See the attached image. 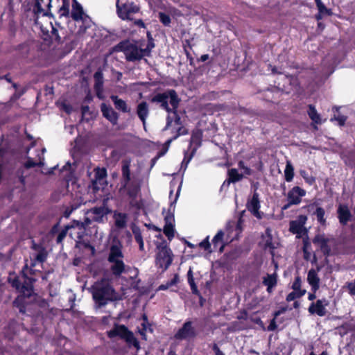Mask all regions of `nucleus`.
<instances>
[{
	"mask_svg": "<svg viewBox=\"0 0 355 355\" xmlns=\"http://www.w3.org/2000/svg\"><path fill=\"white\" fill-rule=\"evenodd\" d=\"M151 102L158 104L162 109L168 112L164 130L171 129L172 133L175 134L173 139H177L178 137L188 133V130L183 126L178 113L177 110L180 99L174 89H168L164 92L155 94L151 98Z\"/></svg>",
	"mask_w": 355,
	"mask_h": 355,
	"instance_id": "obj_1",
	"label": "nucleus"
},
{
	"mask_svg": "<svg viewBox=\"0 0 355 355\" xmlns=\"http://www.w3.org/2000/svg\"><path fill=\"white\" fill-rule=\"evenodd\" d=\"M93 299L99 306H105L109 301L115 300V291L110 283L103 279L92 287Z\"/></svg>",
	"mask_w": 355,
	"mask_h": 355,
	"instance_id": "obj_2",
	"label": "nucleus"
},
{
	"mask_svg": "<svg viewBox=\"0 0 355 355\" xmlns=\"http://www.w3.org/2000/svg\"><path fill=\"white\" fill-rule=\"evenodd\" d=\"M130 161H123L122 162V179L121 182V187L119 192L122 196H128L130 200L129 205L130 207L133 206V182H130Z\"/></svg>",
	"mask_w": 355,
	"mask_h": 355,
	"instance_id": "obj_3",
	"label": "nucleus"
},
{
	"mask_svg": "<svg viewBox=\"0 0 355 355\" xmlns=\"http://www.w3.org/2000/svg\"><path fill=\"white\" fill-rule=\"evenodd\" d=\"M43 162H40L38 163L34 162L31 157H28L27 161L24 164V166L17 168L14 178V187L12 189H18L21 191L25 190L26 186V176L24 175V169L31 168L35 166H43Z\"/></svg>",
	"mask_w": 355,
	"mask_h": 355,
	"instance_id": "obj_4",
	"label": "nucleus"
},
{
	"mask_svg": "<svg viewBox=\"0 0 355 355\" xmlns=\"http://www.w3.org/2000/svg\"><path fill=\"white\" fill-rule=\"evenodd\" d=\"M135 26H137L139 28L143 29V32H146L148 38V43L146 46L144 47L143 45L140 46V48L138 49L135 45V60H140L143 57L148 56L150 54L151 50L155 47V44L153 42V39L151 33L148 31H146L145 24L141 19L135 20Z\"/></svg>",
	"mask_w": 355,
	"mask_h": 355,
	"instance_id": "obj_5",
	"label": "nucleus"
},
{
	"mask_svg": "<svg viewBox=\"0 0 355 355\" xmlns=\"http://www.w3.org/2000/svg\"><path fill=\"white\" fill-rule=\"evenodd\" d=\"M107 335L110 339L119 338L129 345H133V332L123 324H114L113 328L107 331Z\"/></svg>",
	"mask_w": 355,
	"mask_h": 355,
	"instance_id": "obj_6",
	"label": "nucleus"
},
{
	"mask_svg": "<svg viewBox=\"0 0 355 355\" xmlns=\"http://www.w3.org/2000/svg\"><path fill=\"white\" fill-rule=\"evenodd\" d=\"M307 217L304 215H300L296 220H291L289 224V230L297 235V238L304 239L307 236V230L304 227Z\"/></svg>",
	"mask_w": 355,
	"mask_h": 355,
	"instance_id": "obj_7",
	"label": "nucleus"
},
{
	"mask_svg": "<svg viewBox=\"0 0 355 355\" xmlns=\"http://www.w3.org/2000/svg\"><path fill=\"white\" fill-rule=\"evenodd\" d=\"M198 335V332L196 328L193 326L191 321H186L182 327L179 329L177 333L175 334V338L177 340H192Z\"/></svg>",
	"mask_w": 355,
	"mask_h": 355,
	"instance_id": "obj_8",
	"label": "nucleus"
},
{
	"mask_svg": "<svg viewBox=\"0 0 355 355\" xmlns=\"http://www.w3.org/2000/svg\"><path fill=\"white\" fill-rule=\"evenodd\" d=\"M35 279L32 277H24V282L21 283L18 278H15L12 281V286L15 287L21 294V295L29 297L33 292V282Z\"/></svg>",
	"mask_w": 355,
	"mask_h": 355,
	"instance_id": "obj_9",
	"label": "nucleus"
},
{
	"mask_svg": "<svg viewBox=\"0 0 355 355\" xmlns=\"http://www.w3.org/2000/svg\"><path fill=\"white\" fill-rule=\"evenodd\" d=\"M173 254L166 246L158 247L156 256V263L159 266H169L172 263Z\"/></svg>",
	"mask_w": 355,
	"mask_h": 355,
	"instance_id": "obj_10",
	"label": "nucleus"
},
{
	"mask_svg": "<svg viewBox=\"0 0 355 355\" xmlns=\"http://www.w3.org/2000/svg\"><path fill=\"white\" fill-rule=\"evenodd\" d=\"M31 248L36 252L33 253L31 256V259L33 261L31 266H34L36 263L42 264L46 259L48 253L46 250L41 244H37L33 241Z\"/></svg>",
	"mask_w": 355,
	"mask_h": 355,
	"instance_id": "obj_11",
	"label": "nucleus"
},
{
	"mask_svg": "<svg viewBox=\"0 0 355 355\" xmlns=\"http://www.w3.org/2000/svg\"><path fill=\"white\" fill-rule=\"evenodd\" d=\"M123 255L121 246L113 245L110 249V253L107 258L110 263L114 264L112 266H126L123 261Z\"/></svg>",
	"mask_w": 355,
	"mask_h": 355,
	"instance_id": "obj_12",
	"label": "nucleus"
},
{
	"mask_svg": "<svg viewBox=\"0 0 355 355\" xmlns=\"http://www.w3.org/2000/svg\"><path fill=\"white\" fill-rule=\"evenodd\" d=\"M110 209L105 206L94 207L87 211L93 221L103 223V218L110 213Z\"/></svg>",
	"mask_w": 355,
	"mask_h": 355,
	"instance_id": "obj_13",
	"label": "nucleus"
},
{
	"mask_svg": "<svg viewBox=\"0 0 355 355\" xmlns=\"http://www.w3.org/2000/svg\"><path fill=\"white\" fill-rule=\"evenodd\" d=\"M329 302L326 299L318 300L315 303L313 302L309 307V312L311 314H316L318 316H324L327 313L326 306Z\"/></svg>",
	"mask_w": 355,
	"mask_h": 355,
	"instance_id": "obj_14",
	"label": "nucleus"
},
{
	"mask_svg": "<svg viewBox=\"0 0 355 355\" xmlns=\"http://www.w3.org/2000/svg\"><path fill=\"white\" fill-rule=\"evenodd\" d=\"M247 208L255 217L261 218V213L259 211L260 201L259 195L254 191L252 197L247 202Z\"/></svg>",
	"mask_w": 355,
	"mask_h": 355,
	"instance_id": "obj_15",
	"label": "nucleus"
},
{
	"mask_svg": "<svg viewBox=\"0 0 355 355\" xmlns=\"http://www.w3.org/2000/svg\"><path fill=\"white\" fill-rule=\"evenodd\" d=\"M116 11L118 16L123 20H132V15L133 14V4L123 3L120 4L119 0L116 2Z\"/></svg>",
	"mask_w": 355,
	"mask_h": 355,
	"instance_id": "obj_16",
	"label": "nucleus"
},
{
	"mask_svg": "<svg viewBox=\"0 0 355 355\" xmlns=\"http://www.w3.org/2000/svg\"><path fill=\"white\" fill-rule=\"evenodd\" d=\"M114 50L115 51L124 52L127 60L133 62V44L129 40H126L120 42L114 47Z\"/></svg>",
	"mask_w": 355,
	"mask_h": 355,
	"instance_id": "obj_17",
	"label": "nucleus"
},
{
	"mask_svg": "<svg viewBox=\"0 0 355 355\" xmlns=\"http://www.w3.org/2000/svg\"><path fill=\"white\" fill-rule=\"evenodd\" d=\"M137 329L138 334L144 340H147V334L153 332L151 325L148 322L147 316L145 314L143 315L141 318L138 320Z\"/></svg>",
	"mask_w": 355,
	"mask_h": 355,
	"instance_id": "obj_18",
	"label": "nucleus"
},
{
	"mask_svg": "<svg viewBox=\"0 0 355 355\" xmlns=\"http://www.w3.org/2000/svg\"><path fill=\"white\" fill-rule=\"evenodd\" d=\"M305 195V190L296 186L288 193L287 200L290 202V204L298 205L301 202L302 197Z\"/></svg>",
	"mask_w": 355,
	"mask_h": 355,
	"instance_id": "obj_19",
	"label": "nucleus"
},
{
	"mask_svg": "<svg viewBox=\"0 0 355 355\" xmlns=\"http://www.w3.org/2000/svg\"><path fill=\"white\" fill-rule=\"evenodd\" d=\"M101 110L103 116L113 125L117 123L119 115L110 105H107L106 103H103L101 105Z\"/></svg>",
	"mask_w": 355,
	"mask_h": 355,
	"instance_id": "obj_20",
	"label": "nucleus"
},
{
	"mask_svg": "<svg viewBox=\"0 0 355 355\" xmlns=\"http://www.w3.org/2000/svg\"><path fill=\"white\" fill-rule=\"evenodd\" d=\"M262 241L266 249H269L272 254V250L277 248L279 243L277 240H274L272 236V230L266 228L264 234L262 236Z\"/></svg>",
	"mask_w": 355,
	"mask_h": 355,
	"instance_id": "obj_21",
	"label": "nucleus"
},
{
	"mask_svg": "<svg viewBox=\"0 0 355 355\" xmlns=\"http://www.w3.org/2000/svg\"><path fill=\"white\" fill-rule=\"evenodd\" d=\"M319 269L320 268H311L308 273L307 280L313 292H316L320 287V278L318 276Z\"/></svg>",
	"mask_w": 355,
	"mask_h": 355,
	"instance_id": "obj_22",
	"label": "nucleus"
},
{
	"mask_svg": "<svg viewBox=\"0 0 355 355\" xmlns=\"http://www.w3.org/2000/svg\"><path fill=\"white\" fill-rule=\"evenodd\" d=\"M225 234L223 230H219L212 239L211 247L213 252L218 251L220 253L223 252L225 243L223 241V236Z\"/></svg>",
	"mask_w": 355,
	"mask_h": 355,
	"instance_id": "obj_23",
	"label": "nucleus"
},
{
	"mask_svg": "<svg viewBox=\"0 0 355 355\" xmlns=\"http://www.w3.org/2000/svg\"><path fill=\"white\" fill-rule=\"evenodd\" d=\"M114 225L117 229H124L127 227L128 214L115 211L113 214Z\"/></svg>",
	"mask_w": 355,
	"mask_h": 355,
	"instance_id": "obj_24",
	"label": "nucleus"
},
{
	"mask_svg": "<svg viewBox=\"0 0 355 355\" xmlns=\"http://www.w3.org/2000/svg\"><path fill=\"white\" fill-rule=\"evenodd\" d=\"M277 284V275L275 272L272 274H267L263 277V284L267 287L268 293L272 292L273 288Z\"/></svg>",
	"mask_w": 355,
	"mask_h": 355,
	"instance_id": "obj_25",
	"label": "nucleus"
},
{
	"mask_svg": "<svg viewBox=\"0 0 355 355\" xmlns=\"http://www.w3.org/2000/svg\"><path fill=\"white\" fill-rule=\"evenodd\" d=\"M83 15L84 11L80 3L77 0H72V11L71 13L72 19L76 21H78L83 20Z\"/></svg>",
	"mask_w": 355,
	"mask_h": 355,
	"instance_id": "obj_26",
	"label": "nucleus"
},
{
	"mask_svg": "<svg viewBox=\"0 0 355 355\" xmlns=\"http://www.w3.org/2000/svg\"><path fill=\"white\" fill-rule=\"evenodd\" d=\"M137 114L142 121L144 128L146 130V119L149 114L148 105L146 102H141L138 105Z\"/></svg>",
	"mask_w": 355,
	"mask_h": 355,
	"instance_id": "obj_27",
	"label": "nucleus"
},
{
	"mask_svg": "<svg viewBox=\"0 0 355 355\" xmlns=\"http://www.w3.org/2000/svg\"><path fill=\"white\" fill-rule=\"evenodd\" d=\"M338 215L340 223L343 225H345L347 223L352 216L347 206L342 205L338 207Z\"/></svg>",
	"mask_w": 355,
	"mask_h": 355,
	"instance_id": "obj_28",
	"label": "nucleus"
},
{
	"mask_svg": "<svg viewBox=\"0 0 355 355\" xmlns=\"http://www.w3.org/2000/svg\"><path fill=\"white\" fill-rule=\"evenodd\" d=\"M28 297H24L23 295L17 296L15 300L13 301V306L19 309V311L21 313H25L26 311V298Z\"/></svg>",
	"mask_w": 355,
	"mask_h": 355,
	"instance_id": "obj_29",
	"label": "nucleus"
},
{
	"mask_svg": "<svg viewBox=\"0 0 355 355\" xmlns=\"http://www.w3.org/2000/svg\"><path fill=\"white\" fill-rule=\"evenodd\" d=\"M94 76L95 79L94 89L96 92L97 96H99L100 93L103 91V73L101 71H96Z\"/></svg>",
	"mask_w": 355,
	"mask_h": 355,
	"instance_id": "obj_30",
	"label": "nucleus"
},
{
	"mask_svg": "<svg viewBox=\"0 0 355 355\" xmlns=\"http://www.w3.org/2000/svg\"><path fill=\"white\" fill-rule=\"evenodd\" d=\"M313 243L318 244L321 248V250L324 254H328L330 251V249L327 245V239H325L323 236H316L313 240Z\"/></svg>",
	"mask_w": 355,
	"mask_h": 355,
	"instance_id": "obj_31",
	"label": "nucleus"
},
{
	"mask_svg": "<svg viewBox=\"0 0 355 355\" xmlns=\"http://www.w3.org/2000/svg\"><path fill=\"white\" fill-rule=\"evenodd\" d=\"M111 99L113 101L116 109H117L123 112H128V107H127V104H126L125 101L119 98L117 96H114V95H112L111 96Z\"/></svg>",
	"mask_w": 355,
	"mask_h": 355,
	"instance_id": "obj_32",
	"label": "nucleus"
},
{
	"mask_svg": "<svg viewBox=\"0 0 355 355\" xmlns=\"http://www.w3.org/2000/svg\"><path fill=\"white\" fill-rule=\"evenodd\" d=\"M229 179H228V184L232 182L235 183L240 180H241L243 178V174L239 173L238 170L236 168H231L228 170L227 172Z\"/></svg>",
	"mask_w": 355,
	"mask_h": 355,
	"instance_id": "obj_33",
	"label": "nucleus"
},
{
	"mask_svg": "<svg viewBox=\"0 0 355 355\" xmlns=\"http://www.w3.org/2000/svg\"><path fill=\"white\" fill-rule=\"evenodd\" d=\"M285 180L286 182L292 181L294 176V168L290 161L286 162L284 170Z\"/></svg>",
	"mask_w": 355,
	"mask_h": 355,
	"instance_id": "obj_34",
	"label": "nucleus"
},
{
	"mask_svg": "<svg viewBox=\"0 0 355 355\" xmlns=\"http://www.w3.org/2000/svg\"><path fill=\"white\" fill-rule=\"evenodd\" d=\"M44 0H35V4L33 6V12L35 15H38L42 14L43 16H48L49 12L45 11L42 6Z\"/></svg>",
	"mask_w": 355,
	"mask_h": 355,
	"instance_id": "obj_35",
	"label": "nucleus"
},
{
	"mask_svg": "<svg viewBox=\"0 0 355 355\" xmlns=\"http://www.w3.org/2000/svg\"><path fill=\"white\" fill-rule=\"evenodd\" d=\"M60 17L69 16V2L68 0H62V5L58 10Z\"/></svg>",
	"mask_w": 355,
	"mask_h": 355,
	"instance_id": "obj_36",
	"label": "nucleus"
},
{
	"mask_svg": "<svg viewBox=\"0 0 355 355\" xmlns=\"http://www.w3.org/2000/svg\"><path fill=\"white\" fill-rule=\"evenodd\" d=\"M308 114L313 121H314L315 123H320V115L318 114L314 106L311 105L309 106Z\"/></svg>",
	"mask_w": 355,
	"mask_h": 355,
	"instance_id": "obj_37",
	"label": "nucleus"
},
{
	"mask_svg": "<svg viewBox=\"0 0 355 355\" xmlns=\"http://www.w3.org/2000/svg\"><path fill=\"white\" fill-rule=\"evenodd\" d=\"M318 9L320 13L325 14L326 15H331L332 12L330 9L327 8L321 0H315Z\"/></svg>",
	"mask_w": 355,
	"mask_h": 355,
	"instance_id": "obj_38",
	"label": "nucleus"
},
{
	"mask_svg": "<svg viewBox=\"0 0 355 355\" xmlns=\"http://www.w3.org/2000/svg\"><path fill=\"white\" fill-rule=\"evenodd\" d=\"M314 214L316 216L317 220L320 224L324 225L325 223V222H326V220L324 218L325 211L323 208L317 207Z\"/></svg>",
	"mask_w": 355,
	"mask_h": 355,
	"instance_id": "obj_39",
	"label": "nucleus"
},
{
	"mask_svg": "<svg viewBox=\"0 0 355 355\" xmlns=\"http://www.w3.org/2000/svg\"><path fill=\"white\" fill-rule=\"evenodd\" d=\"M195 151H196V150L193 149L189 155H188L187 152H184V159L182 160V164H181V168H184V171L186 170L189 163L191 160V159L195 153Z\"/></svg>",
	"mask_w": 355,
	"mask_h": 355,
	"instance_id": "obj_40",
	"label": "nucleus"
},
{
	"mask_svg": "<svg viewBox=\"0 0 355 355\" xmlns=\"http://www.w3.org/2000/svg\"><path fill=\"white\" fill-rule=\"evenodd\" d=\"M163 231L168 240L171 241L174 237V225H164Z\"/></svg>",
	"mask_w": 355,
	"mask_h": 355,
	"instance_id": "obj_41",
	"label": "nucleus"
},
{
	"mask_svg": "<svg viewBox=\"0 0 355 355\" xmlns=\"http://www.w3.org/2000/svg\"><path fill=\"white\" fill-rule=\"evenodd\" d=\"M94 176L96 180H101L106 178L107 170L105 168H97L95 170Z\"/></svg>",
	"mask_w": 355,
	"mask_h": 355,
	"instance_id": "obj_42",
	"label": "nucleus"
},
{
	"mask_svg": "<svg viewBox=\"0 0 355 355\" xmlns=\"http://www.w3.org/2000/svg\"><path fill=\"white\" fill-rule=\"evenodd\" d=\"M71 227H73V226H71ZM71 228L70 226L67 225L64 227V229H62L58 234L57 239H56V243H61L64 239L66 237L67 232L69 229Z\"/></svg>",
	"mask_w": 355,
	"mask_h": 355,
	"instance_id": "obj_43",
	"label": "nucleus"
},
{
	"mask_svg": "<svg viewBox=\"0 0 355 355\" xmlns=\"http://www.w3.org/2000/svg\"><path fill=\"white\" fill-rule=\"evenodd\" d=\"M209 236H207L201 243H200V247L204 249L205 251L208 252H213L211 248V245L209 241Z\"/></svg>",
	"mask_w": 355,
	"mask_h": 355,
	"instance_id": "obj_44",
	"label": "nucleus"
},
{
	"mask_svg": "<svg viewBox=\"0 0 355 355\" xmlns=\"http://www.w3.org/2000/svg\"><path fill=\"white\" fill-rule=\"evenodd\" d=\"M304 294H305V291H293L287 295L286 300L288 302L293 301V300H295L296 298H299V297L303 296Z\"/></svg>",
	"mask_w": 355,
	"mask_h": 355,
	"instance_id": "obj_45",
	"label": "nucleus"
},
{
	"mask_svg": "<svg viewBox=\"0 0 355 355\" xmlns=\"http://www.w3.org/2000/svg\"><path fill=\"white\" fill-rule=\"evenodd\" d=\"M178 277L177 275H175L174 276V277L169 282H168L166 284H162L159 286V290H166L168 289L169 287H171V286H173L175 285L177 282H178Z\"/></svg>",
	"mask_w": 355,
	"mask_h": 355,
	"instance_id": "obj_46",
	"label": "nucleus"
},
{
	"mask_svg": "<svg viewBox=\"0 0 355 355\" xmlns=\"http://www.w3.org/2000/svg\"><path fill=\"white\" fill-rule=\"evenodd\" d=\"M187 276H188V282L191 286L192 292L194 293H197L198 289H197L196 284H194V281L193 279V274H192V271H191V268L189 270V271L187 272Z\"/></svg>",
	"mask_w": 355,
	"mask_h": 355,
	"instance_id": "obj_47",
	"label": "nucleus"
},
{
	"mask_svg": "<svg viewBox=\"0 0 355 355\" xmlns=\"http://www.w3.org/2000/svg\"><path fill=\"white\" fill-rule=\"evenodd\" d=\"M92 218H88V217H86L84 219V221L83 222H78V221H76V226L80 229V230H85L87 227H88L91 223H92Z\"/></svg>",
	"mask_w": 355,
	"mask_h": 355,
	"instance_id": "obj_48",
	"label": "nucleus"
},
{
	"mask_svg": "<svg viewBox=\"0 0 355 355\" xmlns=\"http://www.w3.org/2000/svg\"><path fill=\"white\" fill-rule=\"evenodd\" d=\"M301 278L297 276L295 277V281L292 285V288L293 289V291H305L306 290L301 289Z\"/></svg>",
	"mask_w": 355,
	"mask_h": 355,
	"instance_id": "obj_49",
	"label": "nucleus"
},
{
	"mask_svg": "<svg viewBox=\"0 0 355 355\" xmlns=\"http://www.w3.org/2000/svg\"><path fill=\"white\" fill-rule=\"evenodd\" d=\"M300 175L305 180V181L311 185L313 184L315 181V178L312 175H309L305 171H301Z\"/></svg>",
	"mask_w": 355,
	"mask_h": 355,
	"instance_id": "obj_50",
	"label": "nucleus"
},
{
	"mask_svg": "<svg viewBox=\"0 0 355 355\" xmlns=\"http://www.w3.org/2000/svg\"><path fill=\"white\" fill-rule=\"evenodd\" d=\"M159 19L164 26H169V24H171V18L169 15L164 12L159 13Z\"/></svg>",
	"mask_w": 355,
	"mask_h": 355,
	"instance_id": "obj_51",
	"label": "nucleus"
},
{
	"mask_svg": "<svg viewBox=\"0 0 355 355\" xmlns=\"http://www.w3.org/2000/svg\"><path fill=\"white\" fill-rule=\"evenodd\" d=\"M164 222H165V225H174V223H175V218H174V215L168 211L166 215L164 216Z\"/></svg>",
	"mask_w": 355,
	"mask_h": 355,
	"instance_id": "obj_52",
	"label": "nucleus"
},
{
	"mask_svg": "<svg viewBox=\"0 0 355 355\" xmlns=\"http://www.w3.org/2000/svg\"><path fill=\"white\" fill-rule=\"evenodd\" d=\"M135 240L139 245V249L143 250L144 242L141 234L135 228Z\"/></svg>",
	"mask_w": 355,
	"mask_h": 355,
	"instance_id": "obj_53",
	"label": "nucleus"
},
{
	"mask_svg": "<svg viewBox=\"0 0 355 355\" xmlns=\"http://www.w3.org/2000/svg\"><path fill=\"white\" fill-rule=\"evenodd\" d=\"M338 121L339 125L340 126H343L344 125L346 120H347V117L343 116V115H339V116H334L333 118L331 119V121Z\"/></svg>",
	"mask_w": 355,
	"mask_h": 355,
	"instance_id": "obj_54",
	"label": "nucleus"
},
{
	"mask_svg": "<svg viewBox=\"0 0 355 355\" xmlns=\"http://www.w3.org/2000/svg\"><path fill=\"white\" fill-rule=\"evenodd\" d=\"M239 167L244 171V173L246 175H250L251 174V169L248 168V166H245V164L243 161H240L238 164Z\"/></svg>",
	"mask_w": 355,
	"mask_h": 355,
	"instance_id": "obj_55",
	"label": "nucleus"
},
{
	"mask_svg": "<svg viewBox=\"0 0 355 355\" xmlns=\"http://www.w3.org/2000/svg\"><path fill=\"white\" fill-rule=\"evenodd\" d=\"M26 92V88H22L19 90H16L15 94H13V98L15 99H19L21 96H23Z\"/></svg>",
	"mask_w": 355,
	"mask_h": 355,
	"instance_id": "obj_56",
	"label": "nucleus"
},
{
	"mask_svg": "<svg viewBox=\"0 0 355 355\" xmlns=\"http://www.w3.org/2000/svg\"><path fill=\"white\" fill-rule=\"evenodd\" d=\"M62 109L68 114H71L73 110L72 106L70 104L65 103L62 104Z\"/></svg>",
	"mask_w": 355,
	"mask_h": 355,
	"instance_id": "obj_57",
	"label": "nucleus"
},
{
	"mask_svg": "<svg viewBox=\"0 0 355 355\" xmlns=\"http://www.w3.org/2000/svg\"><path fill=\"white\" fill-rule=\"evenodd\" d=\"M126 268H111L113 274L116 275H120L123 272H125L126 271Z\"/></svg>",
	"mask_w": 355,
	"mask_h": 355,
	"instance_id": "obj_58",
	"label": "nucleus"
},
{
	"mask_svg": "<svg viewBox=\"0 0 355 355\" xmlns=\"http://www.w3.org/2000/svg\"><path fill=\"white\" fill-rule=\"evenodd\" d=\"M212 349H213V351L215 353L214 355H225L223 354V352L219 349V347L217 345V344H214V345L212 347Z\"/></svg>",
	"mask_w": 355,
	"mask_h": 355,
	"instance_id": "obj_59",
	"label": "nucleus"
},
{
	"mask_svg": "<svg viewBox=\"0 0 355 355\" xmlns=\"http://www.w3.org/2000/svg\"><path fill=\"white\" fill-rule=\"evenodd\" d=\"M51 33L52 35L55 37V40L58 42H60V37L59 36L58 31L55 28L52 27Z\"/></svg>",
	"mask_w": 355,
	"mask_h": 355,
	"instance_id": "obj_60",
	"label": "nucleus"
},
{
	"mask_svg": "<svg viewBox=\"0 0 355 355\" xmlns=\"http://www.w3.org/2000/svg\"><path fill=\"white\" fill-rule=\"evenodd\" d=\"M89 113V107L88 105H82L81 106L82 116H84Z\"/></svg>",
	"mask_w": 355,
	"mask_h": 355,
	"instance_id": "obj_61",
	"label": "nucleus"
},
{
	"mask_svg": "<svg viewBox=\"0 0 355 355\" xmlns=\"http://www.w3.org/2000/svg\"><path fill=\"white\" fill-rule=\"evenodd\" d=\"M32 270H33V268H28V267L22 268V272L24 274L28 273V272H29L30 274H33V272H32Z\"/></svg>",
	"mask_w": 355,
	"mask_h": 355,
	"instance_id": "obj_62",
	"label": "nucleus"
},
{
	"mask_svg": "<svg viewBox=\"0 0 355 355\" xmlns=\"http://www.w3.org/2000/svg\"><path fill=\"white\" fill-rule=\"evenodd\" d=\"M58 226H59V224L56 223L55 225H54L52 227L51 230V234H55V232H57V231L58 230Z\"/></svg>",
	"mask_w": 355,
	"mask_h": 355,
	"instance_id": "obj_63",
	"label": "nucleus"
},
{
	"mask_svg": "<svg viewBox=\"0 0 355 355\" xmlns=\"http://www.w3.org/2000/svg\"><path fill=\"white\" fill-rule=\"evenodd\" d=\"M315 292H313V293H309V294L308 299H309V300H315V299L316 298V296H315Z\"/></svg>",
	"mask_w": 355,
	"mask_h": 355,
	"instance_id": "obj_64",
	"label": "nucleus"
}]
</instances>
